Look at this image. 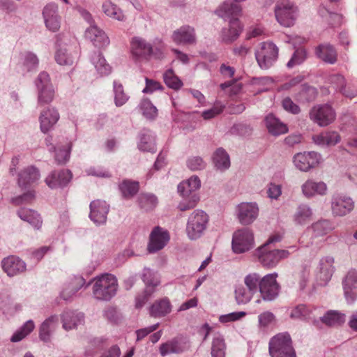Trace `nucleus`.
<instances>
[{"label": "nucleus", "instance_id": "nucleus-1", "mask_svg": "<svg viewBox=\"0 0 357 357\" xmlns=\"http://www.w3.org/2000/svg\"><path fill=\"white\" fill-rule=\"evenodd\" d=\"M93 280V295L96 299L109 301L116 295L118 284L114 275L102 274Z\"/></svg>", "mask_w": 357, "mask_h": 357}, {"label": "nucleus", "instance_id": "nucleus-2", "mask_svg": "<svg viewBox=\"0 0 357 357\" xmlns=\"http://www.w3.org/2000/svg\"><path fill=\"white\" fill-rule=\"evenodd\" d=\"M268 351L271 357H296L288 333H278L273 336L269 341Z\"/></svg>", "mask_w": 357, "mask_h": 357}, {"label": "nucleus", "instance_id": "nucleus-3", "mask_svg": "<svg viewBox=\"0 0 357 357\" xmlns=\"http://www.w3.org/2000/svg\"><path fill=\"white\" fill-rule=\"evenodd\" d=\"M275 15L277 21L283 26H292L296 20L298 8L289 0H278L275 4Z\"/></svg>", "mask_w": 357, "mask_h": 357}, {"label": "nucleus", "instance_id": "nucleus-4", "mask_svg": "<svg viewBox=\"0 0 357 357\" xmlns=\"http://www.w3.org/2000/svg\"><path fill=\"white\" fill-rule=\"evenodd\" d=\"M131 52L137 60L149 61L152 56L157 59L163 58L162 52L155 48L153 50L151 43L142 38L134 37L131 42Z\"/></svg>", "mask_w": 357, "mask_h": 357}, {"label": "nucleus", "instance_id": "nucleus-5", "mask_svg": "<svg viewBox=\"0 0 357 357\" xmlns=\"http://www.w3.org/2000/svg\"><path fill=\"white\" fill-rule=\"evenodd\" d=\"M208 215L202 210H195L189 216L187 225V235L191 240L200 238L206 230Z\"/></svg>", "mask_w": 357, "mask_h": 357}, {"label": "nucleus", "instance_id": "nucleus-6", "mask_svg": "<svg viewBox=\"0 0 357 357\" xmlns=\"http://www.w3.org/2000/svg\"><path fill=\"white\" fill-rule=\"evenodd\" d=\"M38 90V104L40 106L50 104L55 97V90L51 82L50 75L41 72L35 80Z\"/></svg>", "mask_w": 357, "mask_h": 357}, {"label": "nucleus", "instance_id": "nucleus-7", "mask_svg": "<svg viewBox=\"0 0 357 357\" xmlns=\"http://www.w3.org/2000/svg\"><path fill=\"white\" fill-rule=\"evenodd\" d=\"M279 50L272 42H263L255 52V57L261 69H268L276 61Z\"/></svg>", "mask_w": 357, "mask_h": 357}, {"label": "nucleus", "instance_id": "nucleus-8", "mask_svg": "<svg viewBox=\"0 0 357 357\" xmlns=\"http://www.w3.org/2000/svg\"><path fill=\"white\" fill-rule=\"evenodd\" d=\"M310 119L319 126H327L332 123L336 116L335 112L328 104L314 106L309 113Z\"/></svg>", "mask_w": 357, "mask_h": 357}, {"label": "nucleus", "instance_id": "nucleus-9", "mask_svg": "<svg viewBox=\"0 0 357 357\" xmlns=\"http://www.w3.org/2000/svg\"><path fill=\"white\" fill-rule=\"evenodd\" d=\"M289 255L288 250H268V248H265L264 246L259 247L255 252V256L264 266H275L281 259L287 258Z\"/></svg>", "mask_w": 357, "mask_h": 357}, {"label": "nucleus", "instance_id": "nucleus-10", "mask_svg": "<svg viewBox=\"0 0 357 357\" xmlns=\"http://www.w3.org/2000/svg\"><path fill=\"white\" fill-rule=\"evenodd\" d=\"M254 244V235L251 229L242 228L234 232L232 238V249L236 253H243L250 250Z\"/></svg>", "mask_w": 357, "mask_h": 357}, {"label": "nucleus", "instance_id": "nucleus-11", "mask_svg": "<svg viewBox=\"0 0 357 357\" xmlns=\"http://www.w3.org/2000/svg\"><path fill=\"white\" fill-rule=\"evenodd\" d=\"M277 276V273H273L262 278L259 291L264 301H272L278 296L280 285L276 281Z\"/></svg>", "mask_w": 357, "mask_h": 357}, {"label": "nucleus", "instance_id": "nucleus-12", "mask_svg": "<svg viewBox=\"0 0 357 357\" xmlns=\"http://www.w3.org/2000/svg\"><path fill=\"white\" fill-rule=\"evenodd\" d=\"M321 155L315 151L298 153L294 156V163L302 172H308L320 163Z\"/></svg>", "mask_w": 357, "mask_h": 357}, {"label": "nucleus", "instance_id": "nucleus-13", "mask_svg": "<svg viewBox=\"0 0 357 357\" xmlns=\"http://www.w3.org/2000/svg\"><path fill=\"white\" fill-rule=\"evenodd\" d=\"M170 239L168 231L164 230L159 226L155 227L151 231L147 250L149 253H154L162 250Z\"/></svg>", "mask_w": 357, "mask_h": 357}, {"label": "nucleus", "instance_id": "nucleus-14", "mask_svg": "<svg viewBox=\"0 0 357 357\" xmlns=\"http://www.w3.org/2000/svg\"><path fill=\"white\" fill-rule=\"evenodd\" d=\"M354 208L353 199L345 195L335 194L331 199V210L335 216H344Z\"/></svg>", "mask_w": 357, "mask_h": 357}, {"label": "nucleus", "instance_id": "nucleus-15", "mask_svg": "<svg viewBox=\"0 0 357 357\" xmlns=\"http://www.w3.org/2000/svg\"><path fill=\"white\" fill-rule=\"evenodd\" d=\"M258 215L259 208L256 203L242 202L237 206V218L243 225L252 224Z\"/></svg>", "mask_w": 357, "mask_h": 357}, {"label": "nucleus", "instance_id": "nucleus-16", "mask_svg": "<svg viewBox=\"0 0 357 357\" xmlns=\"http://www.w3.org/2000/svg\"><path fill=\"white\" fill-rule=\"evenodd\" d=\"M73 178V173L69 169L52 171L45 178V182L52 189L63 188L68 185Z\"/></svg>", "mask_w": 357, "mask_h": 357}, {"label": "nucleus", "instance_id": "nucleus-17", "mask_svg": "<svg viewBox=\"0 0 357 357\" xmlns=\"http://www.w3.org/2000/svg\"><path fill=\"white\" fill-rule=\"evenodd\" d=\"M43 16L45 26L50 31L56 32L59 29L61 22L56 4L53 3L47 4L43 8Z\"/></svg>", "mask_w": 357, "mask_h": 357}, {"label": "nucleus", "instance_id": "nucleus-18", "mask_svg": "<svg viewBox=\"0 0 357 357\" xmlns=\"http://www.w3.org/2000/svg\"><path fill=\"white\" fill-rule=\"evenodd\" d=\"M344 296L348 303H353L357 299V272L350 270L343 280Z\"/></svg>", "mask_w": 357, "mask_h": 357}, {"label": "nucleus", "instance_id": "nucleus-19", "mask_svg": "<svg viewBox=\"0 0 357 357\" xmlns=\"http://www.w3.org/2000/svg\"><path fill=\"white\" fill-rule=\"evenodd\" d=\"M91 220L96 224H103L107 220L109 206L105 201L96 200L90 204Z\"/></svg>", "mask_w": 357, "mask_h": 357}, {"label": "nucleus", "instance_id": "nucleus-20", "mask_svg": "<svg viewBox=\"0 0 357 357\" xmlns=\"http://www.w3.org/2000/svg\"><path fill=\"white\" fill-rule=\"evenodd\" d=\"M241 12L242 8L240 5L234 2L226 1L215 10V13L220 17L229 22L230 20L238 19Z\"/></svg>", "mask_w": 357, "mask_h": 357}, {"label": "nucleus", "instance_id": "nucleus-21", "mask_svg": "<svg viewBox=\"0 0 357 357\" xmlns=\"http://www.w3.org/2000/svg\"><path fill=\"white\" fill-rule=\"evenodd\" d=\"M172 38L178 45H191L196 42L195 29L188 25L182 26L174 31Z\"/></svg>", "mask_w": 357, "mask_h": 357}, {"label": "nucleus", "instance_id": "nucleus-22", "mask_svg": "<svg viewBox=\"0 0 357 357\" xmlns=\"http://www.w3.org/2000/svg\"><path fill=\"white\" fill-rule=\"evenodd\" d=\"M316 56L324 62L334 64L337 61V52L330 43H321L314 49Z\"/></svg>", "mask_w": 357, "mask_h": 357}, {"label": "nucleus", "instance_id": "nucleus-23", "mask_svg": "<svg viewBox=\"0 0 357 357\" xmlns=\"http://www.w3.org/2000/svg\"><path fill=\"white\" fill-rule=\"evenodd\" d=\"M59 119V114L54 107H48L43 110L40 115V127L43 132L50 130Z\"/></svg>", "mask_w": 357, "mask_h": 357}, {"label": "nucleus", "instance_id": "nucleus-24", "mask_svg": "<svg viewBox=\"0 0 357 357\" xmlns=\"http://www.w3.org/2000/svg\"><path fill=\"white\" fill-rule=\"evenodd\" d=\"M39 178L38 169L34 166H29L19 173L17 183L21 188H26L38 181Z\"/></svg>", "mask_w": 357, "mask_h": 357}, {"label": "nucleus", "instance_id": "nucleus-25", "mask_svg": "<svg viewBox=\"0 0 357 357\" xmlns=\"http://www.w3.org/2000/svg\"><path fill=\"white\" fill-rule=\"evenodd\" d=\"M201 187V181L198 176H192L186 181L178 185V192L183 198L191 197L193 194H197V190Z\"/></svg>", "mask_w": 357, "mask_h": 357}, {"label": "nucleus", "instance_id": "nucleus-26", "mask_svg": "<svg viewBox=\"0 0 357 357\" xmlns=\"http://www.w3.org/2000/svg\"><path fill=\"white\" fill-rule=\"evenodd\" d=\"M85 36L93 43L94 46L99 48L107 46L109 43L105 33L94 24H91L90 27L86 30Z\"/></svg>", "mask_w": 357, "mask_h": 357}, {"label": "nucleus", "instance_id": "nucleus-27", "mask_svg": "<svg viewBox=\"0 0 357 357\" xmlns=\"http://www.w3.org/2000/svg\"><path fill=\"white\" fill-rule=\"evenodd\" d=\"M63 328L66 331L76 328L79 325L84 322V315L82 312L77 311H64L61 316Z\"/></svg>", "mask_w": 357, "mask_h": 357}, {"label": "nucleus", "instance_id": "nucleus-28", "mask_svg": "<svg viewBox=\"0 0 357 357\" xmlns=\"http://www.w3.org/2000/svg\"><path fill=\"white\" fill-rule=\"evenodd\" d=\"M228 29L222 30V40L226 43H231L236 40L243 31V26L238 19L230 20Z\"/></svg>", "mask_w": 357, "mask_h": 357}, {"label": "nucleus", "instance_id": "nucleus-29", "mask_svg": "<svg viewBox=\"0 0 357 357\" xmlns=\"http://www.w3.org/2000/svg\"><path fill=\"white\" fill-rule=\"evenodd\" d=\"M172 311V305L167 298L155 301L149 308V312L151 317L154 318H161Z\"/></svg>", "mask_w": 357, "mask_h": 357}, {"label": "nucleus", "instance_id": "nucleus-30", "mask_svg": "<svg viewBox=\"0 0 357 357\" xmlns=\"http://www.w3.org/2000/svg\"><path fill=\"white\" fill-rule=\"evenodd\" d=\"M86 284V281L82 276L76 275L66 285L61 291L60 296L65 300L68 301L73 295H75L82 287Z\"/></svg>", "mask_w": 357, "mask_h": 357}, {"label": "nucleus", "instance_id": "nucleus-31", "mask_svg": "<svg viewBox=\"0 0 357 357\" xmlns=\"http://www.w3.org/2000/svg\"><path fill=\"white\" fill-rule=\"evenodd\" d=\"M17 214L21 220L29 222L35 229H40L41 228L43 220L40 214H38L36 211L22 208L17 211Z\"/></svg>", "mask_w": 357, "mask_h": 357}, {"label": "nucleus", "instance_id": "nucleus-32", "mask_svg": "<svg viewBox=\"0 0 357 357\" xmlns=\"http://www.w3.org/2000/svg\"><path fill=\"white\" fill-rule=\"evenodd\" d=\"M266 126L268 132L275 136L287 132L288 128L286 124L282 123L273 114H269L265 119Z\"/></svg>", "mask_w": 357, "mask_h": 357}, {"label": "nucleus", "instance_id": "nucleus-33", "mask_svg": "<svg viewBox=\"0 0 357 357\" xmlns=\"http://www.w3.org/2000/svg\"><path fill=\"white\" fill-rule=\"evenodd\" d=\"M138 148L142 151L154 153L156 151L155 137L151 130L144 129L139 135Z\"/></svg>", "mask_w": 357, "mask_h": 357}, {"label": "nucleus", "instance_id": "nucleus-34", "mask_svg": "<svg viewBox=\"0 0 357 357\" xmlns=\"http://www.w3.org/2000/svg\"><path fill=\"white\" fill-rule=\"evenodd\" d=\"M119 190L123 199H130L138 193L139 190V183L137 181L123 179L119 184Z\"/></svg>", "mask_w": 357, "mask_h": 357}, {"label": "nucleus", "instance_id": "nucleus-35", "mask_svg": "<svg viewBox=\"0 0 357 357\" xmlns=\"http://www.w3.org/2000/svg\"><path fill=\"white\" fill-rule=\"evenodd\" d=\"M318 145L335 146L340 142L341 137L336 131H326L312 137Z\"/></svg>", "mask_w": 357, "mask_h": 357}, {"label": "nucleus", "instance_id": "nucleus-36", "mask_svg": "<svg viewBox=\"0 0 357 357\" xmlns=\"http://www.w3.org/2000/svg\"><path fill=\"white\" fill-rule=\"evenodd\" d=\"M326 185L322 181L314 182L308 180L302 185L303 193L307 197H313L316 194L323 195L326 193Z\"/></svg>", "mask_w": 357, "mask_h": 357}, {"label": "nucleus", "instance_id": "nucleus-37", "mask_svg": "<svg viewBox=\"0 0 357 357\" xmlns=\"http://www.w3.org/2000/svg\"><path fill=\"white\" fill-rule=\"evenodd\" d=\"M318 95L317 89L307 84H304L301 86L299 91L294 96L295 99L301 102H313Z\"/></svg>", "mask_w": 357, "mask_h": 357}, {"label": "nucleus", "instance_id": "nucleus-38", "mask_svg": "<svg viewBox=\"0 0 357 357\" xmlns=\"http://www.w3.org/2000/svg\"><path fill=\"white\" fill-rule=\"evenodd\" d=\"M213 162L217 169L225 171L230 167L229 155L224 149L218 148L213 155Z\"/></svg>", "mask_w": 357, "mask_h": 357}, {"label": "nucleus", "instance_id": "nucleus-39", "mask_svg": "<svg viewBox=\"0 0 357 357\" xmlns=\"http://www.w3.org/2000/svg\"><path fill=\"white\" fill-rule=\"evenodd\" d=\"M345 319L346 315L337 310H328L321 317V322L328 326H340Z\"/></svg>", "mask_w": 357, "mask_h": 357}, {"label": "nucleus", "instance_id": "nucleus-40", "mask_svg": "<svg viewBox=\"0 0 357 357\" xmlns=\"http://www.w3.org/2000/svg\"><path fill=\"white\" fill-rule=\"evenodd\" d=\"M211 354V357H225L226 344L223 336L218 333L213 335Z\"/></svg>", "mask_w": 357, "mask_h": 357}, {"label": "nucleus", "instance_id": "nucleus-41", "mask_svg": "<svg viewBox=\"0 0 357 357\" xmlns=\"http://www.w3.org/2000/svg\"><path fill=\"white\" fill-rule=\"evenodd\" d=\"M91 61L96 69L101 75H107L111 72V67L107 63L100 51L93 52Z\"/></svg>", "mask_w": 357, "mask_h": 357}, {"label": "nucleus", "instance_id": "nucleus-42", "mask_svg": "<svg viewBox=\"0 0 357 357\" xmlns=\"http://www.w3.org/2000/svg\"><path fill=\"white\" fill-rule=\"evenodd\" d=\"M312 215V211L307 205L301 204L294 215V220L298 225H305L311 220Z\"/></svg>", "mask_w": 357, "mask_h": 357}, {"label": "nucleus", "instance_id": "nucleus-43", "mask_svg": "<svg viewBox=\"0 0 357 357\" xmlns=\"http://www.w3.org/2000/svg\"><path fill=\"white\" fill-rule=\"evenodd\" d=\"M137 202L142 209L149 211L157 206L158 198L152 194L141 193L137 198Z\"/></svg>", "mask_w": 357, "mask_h": 357}, {"label": "nucleus", "instance_id": "nucleus-44", "mask_svg": "<svg viewBox=\"0 0 357 357\" xmlns=\"http://www.w3.org/2000/svg\"><path fill=\"white\" fill-rule=\"evenodd\" d=\"M56 320L57 318L56 316H51L42 323L39 331V337L42 341L45 342H50L51 331Z\"/></svg>", "mask_w": 357, "mask_h": 357}, {"label": "nucleus", "instance_id": "nucleus-45", "mask_svg": "<svg viewBox=\"0 0 357 357\" xmlns=\"http://www.w3.org/2000/svg\"><path fill=\"white\" fill-rule=\"evenodd\" d=\"M55 60L59 65L71 66L75 59V55L65 47L59 48L55 53Z\"/></svg>", "mask_w": 357, "mask_h": 357}, {"label": "nucleus", "instance_id": "nucleus-46", "mask_svg": "<svg viewBox=\"0 0 357 357\" xmlns=\"http://www.w3.org/2000/svg\"><path fill=\"white\" fill-rule=\"evenodd\" d=\"M183 351L184 349L183 346L175 339L167 341V342L162 344L160 347V353L162 356L174 353L179 354Z\"/></svg>", "mask_w": 357, "mask_h": 357}, {"label": "nucleus", "instance_id": "nucleus-47", "mask_svg": "<svg viewBox=\"0 0 357 357\" xmlns=\"http://www.w3.org/2000/svg\"><path fill=\"white\" fill-rule=\"evenodd\" d=\"M310 229L315 237L322 236L333 229V225L328 220H319L311 225Z\"/></svg>", "mask_w": 357, "mask_h": 357}, {"label": "nucleus", "instance_id": "nucleus-48", "mask_svg": "<svg viewBox=\"0 0 357 357\" xmlns=\"http://www.w3.org/2000/svg\"><path fill=\"white\" fill-rule=\"evenodd\" d=\"M165 84L170 89L178 90L183 86L182 81L176 76L172 69H169L163 74Z\"/></svg>", "mask_w": 357, "mask_h": 357}, {"label": "nucleus", "instance_id": "nucleus-49", "mask_svg": "<svg viewBox=\"0 0 357 357\" xmlns=\"http://www.w3.org/2000/svg\"><path fill=\"white\" fill-rule=\"evenodd\" d=\"M35 325L32 320L27 321L18 331L11 337L10 341L17 342L21 341L26 335L31 333L34 329Z\"/></svg>", "mask_w": 357, "mask_h": 357}, {"label": "nucleus", "instance_id": "nucleus-50", "mask_svg": "<svg viewBox=\"0 0 357 357\" xmlns=\"http://www.w3.org/2000/svg\"><path fill=\"white\" fill-rule=\"evenodd\" d=\"M114 102L116 107H121L129 99V96L125 93L123 86L121 83L114 81Z\"/></svg>", "mask_w": 357, "mask_h": 357}, {"label": "nucleus", "instance_id": "nucleus-51", "mask_svg": "<svg viewBox=\"0 0 357 357\" xmlns=\"http://www.w3.org/2000/svg\"><path fill=\"white\" fill-rule=\"evenodd\" d=\"M312 312L311 309L305 304H299L292 308L290 317L293 319L305 320Z\"/></svg>", "mask_w": 357, "mask_h": 357}, {"label": "nucleus", "instance_id": "nucleus-52", "mask_svg": "<svg viewBox=\"0 0 357 357\" xmlns=\"http://www.w3.org/2000/svg\"><path fill=\"white\" fill-rule=\"evenodd\" d=\"M155 289L154 288H144V289L138 293L135 298V307L136 309H141L148 302L153 296Z\"/></svg>", "mask_w": 357, "mask_h": 357}, {"label": "nucleus", "instance_id": "nucleus-53", "mask_svg": "<svg viewBox=\"0 0 357 357\" xmlns=\"http://www.w3.org/2000/svg\"><path fill=\"white\" fill-rule=\"evenodd\" d=\"M262 278L257 273H250L245 276L244 282L251 294H255L259 290Z\"/></svg>", "mask_w": 357, "mask_h": 357}, {"label": "nucleus", "instance_id": "nucleus-54", "mask_svg": "<svg viewBox=\"0 0 357 357\" xmlns=\"http://www.w3.org/2000/svg\"><path fill=\"white\" fill-rule=\"evenodd\" d=\"M142 280L146 284L145 288H155L160 283L159 275L152 269H144L142 275Z\"/></svg>", "mask_w": 357, "mask_h": 357}, {"label": "nucleus", "instance_id": "nucleus-55", "mask_svg": "<svg viewBox=\"0 0 357 357\" xmlns=\"http://www.w3.org/2000/svg\"><path fill=\"white\" fill-rule=\"evenodd\" d=\"M139 107L142 110V114L147 119H153L158 114L157 108L148 98L142 99L139 105Z\"/></svg>", "mask_w": 357, "mask_h": 357}, {"label": "nucleus", "instance_id": "nucleus-56", "mask_svg": "<svg viewBox=\"0 0 357 357\" xmlns=\"http://www.w3.org/2000/svg\"><path fill=\"white\" fill-rule=\"evenodd\" d=\"M102 10L107 15L117 20L121 21L124 18L122 11L111 1H106L102 4Z\"/></svg>", "mask_w": 357, "mask_h": 357}, {"label": "nucleus", "instance_id": "nucleus-57", "mask_svg": "<svg viewBox=\"0 0 357 357\" xmlns=\"http://www.w3.org/2000/svg\"><path fill=\"white\" fill-rule=\"evenodd\" d=\"M307 58V52L303 47L297 48L291 56V58L287 63L289 68L301 64Z\"/></svg>", "mask_w": 357, "mask_h": 357}, {"label": "nucleus", "instance_id": "nucleus-58", "mask_svg": "<svg viewBox=\"0 0 357 357\" xmlns=\"http://www.w3.org/2000/svg\"><path fill=\"white\" fill-rule=\"evenodd\" d=\"M22 65L27 72L35 70L38 66V59L32 52H26L22 54Z\"/></svg>", "mask_w": 357, "mask_h": 357}, {"label": "nucleus", "instance_id": "nucleus-59", "mask_svg": "<svg viewBox=\"0 0 357 357\" xmlns=\"http://www.w3.org/2000/svg\"><path fill=\"white\" fill-rule=\"evenodd\" d=\"M1 268H26V264L19 257L10 255L2 259Z\"/></svg>", "mask_w": 357, "mask_h": 357}, {"label": "nucleus", "instance_id": "nucleus-60", "mask_svg": "<svg viewBox=\"0 0 357 357\" xmlns=\"http://www.w3.org/2000/svg\"><path fill=\"white\" fill-rule=\"evenodd\" d=\"M319 14L321 17H326V14L328 15V24L332 26H337L341 24L342 15L335 12L329 11L324 6L320 7L319 10Z\"/></svg>", "mask_w": 357, "mask_h": 357}, {"label": "nucleus", "instance_id": "nucleus-61", "mask_svg": "<svg viewBox=\"0 0 357 357\" xmlns=\"http://www.w3.org/2000/svg\"><path fill=\"white\" fill-rule=\"evenodd\" d=\"M254 294L247 291L243 286H239L235 289V298L238 304H245L248 303Z\"/></svg>", "mask_w": 357, "mask_h": 357}, {"label": "nucleus", "instance_id": "nucleus-62", "mask_svg": "<svg viewBox=\"0 0 357 357\" xmlns=\"http://www.w3.org/2000/svg\"><path fill=\"white\" fill-rule=\"evenodd\" d=\"M72 144L70 142L68 144L67 146L63 149H59L56 151L55 153V160L59 165H64L66 164L70 155Z\"/></svg>", "mask_w": 357, "mask_h": 357}, {"label": "nucleus", "instance_id": "nucleus-63", "mask_svg": "<svg viewBox=\"0 0 357 357\" xmlns=\"http://www.w3.org/2000/svg\"><path fill=\"white\" fill-rule=\"evenodd\" d=\"M331 82H337L342 84L340 92L346 97L353 98L356 96L357 92L347 88L344 84V77L341 75H334L331 77Z\"/></svg>", "mask_w": 357, "mask_h": 357}, {"label": "nucleus", "instance_id": "nucleus-64", "mask_svg": "<svg viewBox=\"0 0 357 357\" xmlns=\"http://www.w3.org/2000/svg\"><path fill=\"white\" fill-rule=\"evenodd\" d=\"M199 201V196L198 194H193L190 198H184V200L181 202L178 205V208L181 211H188L195 208Z\"/></svg>", "mask_w": 357, "mask_h": 357}]
</instances>
